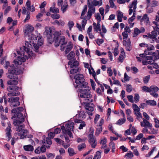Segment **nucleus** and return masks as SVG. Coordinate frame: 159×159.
I'll return each mask as SVG.
<instances>
[{
	"label": "nucleus",
	"instance_id": "obj_38",
	"mask_svg": "<svg viewBox=\"0 0 159 159\" xmlns=\"http://www.w3.org/2000/svg\"><path fill=\"white\" fill-rule=\"evenodd\" d=\"M73 46L66 47L65 51V53L66 54H68L72 49Z\"/></svg>",
	"mask_w": 159,
	"mask_h": 159
},
{
	"label": "nucleus",
	"instance_id": "obj_3",
	"mask_svg": "<svg viewBox=\"0 0 159 159\" xmlns=\"http://www.w3.org/2000/svg\"><path fill=\"white\" fill-rule=\"evenodd\" d=\"M5 64L4 66L5 68L7 69L9 67L10 68L8 69V72L7 74V77L9 79L14 78V75H18L21 72V70L18 67H16L13 65V66L10 65V63L8 61H5Z\"/></svg>",
	"mask_w": 159,
	"mask_h": 159
},
{
	"label": "nucleus",
	"instance_id": "obj_64",
	"mask_svg": "<svg viewBox=\"0 0 159 159\" xmlns=\"http://www.w3.org/2000/svg\"><path fill=\"white\" fill-rule=\"evenodd\" d=\"M147 12L148 13H151L153 11V8L152 7H149L147 6Z\"/></svg>",
	"mask_w": 159,
	"mask_h": 159
},
{
	"label": "nucleus",
	"instance_id": "obj_20",
	"mask_svg": "<svg viewBox=\"0 0 159 159\" xmlns=\"http://www.w3.org/2000/svg\"><path fill=\"white\" fill-rule=\"evenodd\" d=\"M89 0H88L87 2L89 8V9H91V10H92L93 13L95 11V8L93 6L94 5L93 2H91L90 3L89 2Z\"/></svg>",
	"mask_w": 159,
	"mask_h": 159
},
{
	"label": "nucleus",
	"instance_id": "obj_39",
	"mask_svg": "<svg viewBox=\"0 0 159 159\" xmlns=\"http://www.w3.org/2000/svg\"><path fill=\"white\" fill-rule=\"evenodd\" d=\"M23 129L21 130H19L18 133L19 135L20 136L21 139H23L24 138H26V136H25L24 134H23Z\"/></svg>",
	"mask_w": 159,
	"mask_h": 159
},
{
	"label": "nucleus",
	"instance_id": "obj_44",
	"mask_svg": "<svg viewBox=\"0 0 159 159\" xmlns=\"http://www.w3.org/2000/svg\"><path fill=\"white\" fill-rule=\"evenodd\" d=\"M96 42L98 45V46H100L101 44L103 43L104 40L102 39H98L96 40Z\"/></svg>",
	"mask_w": 159,
	"mask_h": 159
},
{
	"label": "nucleus",
	"instance_id": "obj_27",
	"mask_svg": "<svg viewBox=\"0 0 159 159\" xmlns=\"http://www.w3.org/2000/svg\"><path fill=\"white\" fill-rule=\"evenodd\" d=\"M102 152V151L101 152L99 151H97L93 159H100L101 157V154Z\"/></svg>",
	"mask_w": 159,
	"mask_h": 159
},
{
	"label": "nucleus",
	"instance_id": "obj_23",
	"mask_svg": "<svg viewBox=\"0 0 159 159\" xmlns=\"http://www.w3.org/2000/svg\"><path fill=\"white\" fill-rule=\"evenodd\" d=\"M33 46L35 49V50L36 52H38L39 53L41 54L42 53V52L41 51H39V46L38 44L33 43Z\"/></svg>",
	"mask_w": 159,
	"mask_h": 159
},
{
	"label": "nucleus",
	"instance_id": "obj_19",
	"mask_svg": "<svg viewBox=\"0 0 159 159\" xmlns=\"http://www.w3.org/2000/svg\"><path fill=\"white\" fill-rule=\"evenodd\" d=\"M23 110V108L22 107H19L13 109L11 110L12 113H21Z\"/></svg>",
	"mask_w": 159,
	"mask_h": 159
},
{
	"label": "nucleus",
	"instance_id": "obj_37",
	"mask_svg": "<svg viewBox=\"0 0 159 159\" xmlns=\"http://www.w3.org/2000/svg\"><path fill=\"white\" fill-rule=\"evenodd\" d=\"M125 156L127 158H128V159H131L134 157V155L132 152H130L129 153H126Z\"/></svg>",
	"mask_w": 159,
	"mask_h": 159
},
{
	"label": "nucleus",
	"instance_id": "obj_35",
	"mask_svg": "<svg viewBox=\"0 0 159 159\" xmlns=\"http://www.w3.org/2000/svg\"><path fill=\"white\" fill-rule=\"evenodd\" d=\"M99 127L96 129L95 134L96 136H98L102 131V127L99 126Z\"/></svg>",
	"mask_w": 159,
	"mask_h": 159
},
{
	"label": "nucleus",
	"instance_id": "obj_5",
	"mask_svg": "<svg viewBox=\"0 0 159 159\" xmlns=\"http://www.w3.org/2000/svg\"><path fill=\"white\" fill-rule=\"evenodd\" d=\"M75 57V53L73 51L70 52L67 55V59L69 60L68 64L70 66V68H73L79 65V61L76 60Z\"/></svg>",
	"mask_w": 159,
	"mask_h": 159
},
{
	"label": "nucleus",
	"instance_id": "obj_10",
	"mask_svg": "<svg viewBox=\"0 0 159 159\" xmlns=\"http://www.w3.org/2000/svg\"><path fill=\"white\" fill-rule=\"evenodd\" d=\"M20 51L21 52V54L24 56L25 52L28 54L29 57L33 56V53L32 52L30 51V49L27 48L25 46H23L20 48Z\"/></svg>",
	"mask_w": 159,
	"mask_h": 159
},
{
	"label": "nucleus",
	"instance_id": "obj_36",
	"mask_svg": "<svg viewBox=\"0 0 159 159\" xmlns=\"http://www.w3.org/2000/svg\"><path fill=\"white\" fill-rule=\"evenodd\" d=\"M50 11L53 13H57L59 12V10L57 8L51 7L50 8Z\"/></svg>",
	"mask_w": 159,
	"mask_h": 159
},
{
	"label": "nucleus",
	"instance_id": "obj_57",
	"mask_svg": "<svg viewBox=\"0 0 159 159\" xmlns=\"http://www.w3.org/2000/svg\"><path fill=\"white\" fill-rule=\"evenodd\" d=\"M96 19L97 20L98 22H100L101 20V17L100 14L99 13H97L95 16Z\"/></svg>",
	"mask_w": 159,
	"mask_h": 159
},
{
	"label": "nucleus",
	"instance_id": "obj_59",
	"mask_svg": "<svg viewBox=\"0 0 159 159\" xmlns=\"http://www.w3.org/2000/svg\"><path fill=\"white\" fill-rule=\"evenodd\" d=\"M118 46H117V47H116L114 49V54L115 56H117L119 53L118 51Z\"/></svg>",
	"mask_w": 159,
	"mask_h": 159
},
{
	"label": "nucleus",
	"instance_id": "obj_48",
	"mask_svg": "<svg viewBox=\"0 0 159 159\" xmlns=\"http://www.w3.org/2000/svg\"><path fill=\"white\" fill-rule=\"evenodd\" d=\"M28 37L31 40H36L37 39V37L36 36L33 34H30V36Z\"/></svg>",
	"mask_w": 159,
	"mask_h": 159
},
{
	"label": "nucleus",
	"instance_id": "obj_31",
	"mask_svg": "<svg viewBox=\"0 0 159 159\" xmlns=\"http://www.w3.org/2000/svg\"><path fill=\"white\" fill-rule=\"evenodd\" d=\"M65 1H64L65 2ZM68 7V5L67 4V2L66 1L65 2V4L61 6V10L62 11L63 13H64L67 10V8Z\"/></svg>",
	"mask_w": 159,
	"mask_h": 159
},
{
	"label": "nucleus",
	"instance_id": "obj_41",
	"mask_svg": "<svg viewBox=\"0 0 159 159\" xmlns=\"http://www.w3.org/2000/svg\"><path fill=\"white\" fill-rule=\"evenodd\" d=\"M93 13L92 10L91 9H89L88 12H87V19L88 20H89L91 17L92 15V13Z\"/></svg>",
	"mask_w": 159,
	"mask_h": 159
},
{
	"label": "nucleus",
	"instance_id": "obj_50",
	"mask_svg": "<svg viewBox=\"0 0 159 159\" xmlns=\"http://www.w3.org/2000/svg\"><path fill=\"white\" fill-rule=\"evenodd\" d=\"M134 99L135 100V102L137 103L139 101V96L138 94L135 93L134 94Z\"/></svg>",
	"mask_w": 159,
	"mask_h": 159
},
{
	"label": "nucleus",
	"instance_id": "obj_33",
	"mask_svg": "<svg viewBox=\"0 0 159 159\" xmlns=\"http://www.w3.org/2000/svg\"><path fill=\"white\" fill-rule=\"evenodd\" d=\"M20 93L19 92H17L16 93V92H11V93H9L7 94V95L9 97H12V96H18L20 95Z\"/></svg>",
	"mask_w": 159,
	"mask_h": 159
},
{
	"label": "nucleus",
	"instance_id": "obj_24",
	"mask_svg": "<svg viewBox=\"0 0 159 159\" xmlns=\"http://www.w3.org/2000/svg\"><path fill=\"white\" fill-rule=\"evenodd\" d=\"M86 147V145L84 143H83L79 145L77 148L78 150L79 151H81L84 149Z\"/></svg>",
	"mask_w": 159,
	"mask_h": 159
},
{
	"label": "nucleus",
	"instance_id": "obj_7",
	"mask_svg": "<svg viewBox=\"0 0 159 159\" xmlns=\"http://www.w3.org/2000/svg\"><path fill=\"white\" fill-rule=\"evenodd\" d=\"M19 98L18 97L9 98L8 101L10 103V106L14 107L19 106L20 105V102L19 101Z\"/></svg>",
	"mask_w": 159,
	"mask_h": 159
},
{
	"label": "nucleus",
	"instance_id": "obj_22",
	"mask_svg": "<svg viewBox=\"0 0 159 159\" xmlns=\"http://www.w3.org/2000/svg\"><path fill=\"white\" fill-rule=\"evenodd\" d=\"M24 148L25 150L26 151H32L34 150V147L33 146L31 145L24 146Z\"/></svg>",
	"mask_w": 159,
	"mask_h": 159
},
{
	"label": "nucleus",
	"instance_id": "obj_60",
	"mask_svg": "<svg viewBox=\"0 0 159 159\" xmlns=\"http://www.w3.org/2000/svg\"><path fill=\"white\" fill-rule=\"evenodd\" d=\"M122 35L123 36V39L125 40L128 37V34L127 33L125 32L124 31L122 33Z\"/></svg>",
	"mask_w": 159,
	"mask_h": 159
},
{
	"label": "nucleus",
	"instance_id": "obj_61",
	"mask_svg": "<svg viewBox=\"0 0 159 159\" xmlns=\"http://www.w3.org/2000/svg\"><path fill=\"white\" fill-rule=\"evenodd\" d=\"M155 147H154L151 150V151L148 153V154H146L145 155L146 157H150L151 155L153 153V152H154V150Z\"/></svg>",
	"mask_w": 159,
	"mask_h": 159
},
{
	"label": "nucleus",
	"instance_id": "obj_1",
	"mask_svg": "<svg viewBox=\"0 0 159 159\" xmlns=\"http://www.w3.org/2000/svg\"><path fill=\"white\" fill-rule=\"evenodd\" d=\"M44 34L47 35L48 42L50 44H52L55 42L54 45L57 47L61 45L60 50L61 51H64L67 42L65 41V38L64 37H61L60 39V34L58 32L52 31L51 29L49 30L46 29L44 32Z\"/></svg>",
	"mask_w": 159,
	"mask_h": 159
},
{
	"label": "nucleus",
	"instance_id": "obj_25",
	"mask_svg": "<svg viewBox=\"0 0 159 159\" xmlns=\"http://www.w3.org/2000/svg\"><path fill=\"white\" fill-rule=\"evenodd\" d=\"M68 152L70 156L71 157L76 154L73 148H69L68 149Z\"/></svg>",
	"mask_w": 159,
	"mask_h": 159
},
{
	"label": "nucleus",
	"instance_id": "obj_49",
	"mask_svg": "<svg viewBox=\"0 0 159 159\" xmlns=\"http://www.w3.org/2000/svg\"><path fill=\"white\" fill-rule=\"evenodd\" d=\"M43 15L41 13H39L36 16V18L39 21H42V19H41L40 17H42Z\"/></svg>",
	"mask_w": 159,
	"mask_h": 159
},
{
	"label": "nucleus",
	"instance_id": "obj_11",
	"mask_svg": "<svg viewBox=\"0 0 159 159\" xmlns=\"http://www.w3.org/2000/svg\"><path fill=\"white\" fill-rule=\"evenodd\" d=\"M137 18L138 20H140L141 22L144 21L146 25L149 24L150 23L149 18L148 17V15L147 14H144L142 18H141V16H137Z\"/></svg>",
	"mask_w": 159,
	"mask_h": 159
},
{
	"label": "nucleus",
	"instance_id": "obj_63",
	"mask_svg": "<svg viewBox=\"0 0 159 159\" xmlns=\"http://www.w3.org/2000/svg\"><path fill=\"white\" fill-rule=\"evenodd\" d=\"M55 135V134L54 132H50L48 134V136L50 139L53 138Z\"/></svg>",
	"mask_w": 159,
	"mask_h": 159
},
{
	"label": "nucleus",
	"instance_id": "obj_21",
	"mask_svg": "<svg viewBox=\"0 0 159 159\" xmlns=\"http://www.w3.org/2000/svg\"><path fill=\"white\" fill-rule=\"evenodd\" d=\"M143 120L144 124V126H147L149 129H151L152 127V124H150L148 120L144 118L143 119Z\"/></svg>",
	"mask_w": 159,
	"mask_h": 159
},
{
	"label": "nucleus",
	"instance_id": "obj_42",
	"mask_svg": "<svg viewBox=\"0 0 159 159\" xmlns=\"http://www.w3.org/2000/svg\"><path fill=\"white\" fill-rule=\"evenodd\" d=\"M126 91L130 93L132 90V86L130 84H128L126 86Z\"/></svg>",
	"mask_w": 159,
	"mask_h": 159
},
{
	"label": "nucleus",
	"instance_id": "obj_53",
	"mask_svg": "<svg viewBox=\"0 0 159 159\" xmlns=\"http://www.w3.org/2000/svg\"><path fill=\"white\" fill-rule=\"evenodd\" d=\"M150 88L151 90H152L155 92H157L159 90V88L157 86H150Z\"/></svg>",
	"mask_w": 159,
	"mask_h": 159
},
{
	"label": "nucleus",
	"instance_id": "obj_46",
	"mask_svg": "<svg viewBox=\"0 0 159 159\" xmlns=\"http://www.w3.org/2000/svg\"><path fill=\"white\" fill-rule=\"evenodd\" d=\"M51 17L53 19H58L60 18V15L57 14H52Z\"/></svg>",
	"mask_w": 159,
	"mask_h": 159
},
{
	"label": "nucleus",
	"instance_id": "obj_15",
	"mask_svg": "<svg viewBox=\"0 0 159 159\" xmlns=\"http://www.w3.org/2000/svg\"><path fill=\"white\" fill-rule=\"evenodd\" d=\"M17 75H14V78L11 79V80L7 82V84L8 85H16L17 84L18 82L17 80H15V79H17L18 78L16 77Z\"/></svg>",
	"mask_w": 159,
	"mask_h": 159
},
{
	"label": "nucleus",
	"instance_id": "obj_6",
	"mask_svg": "<svg viewBox=\"0 0 159 159\" xmlns=\"http://www.w3.org/2000/svg\"><path fill=\"white\" fill-rule=\"evenodd\" d=\"M14 115L11 117V119L16 118V120H13V124L15 126H18V125L25 121V116H24L21 113H13Z\"/></svg>",
	"mask_w": 159,
	"mask_h": 159
},
{
	"label": "nucleus",
	"instance_id": "obj_52",
	"mask_svg": "<svg viewBox=\"0 0 159 159\" xmlns=\"http://www.w3.org/2000/svg\"><path fill=\"white\" fill-rule=\"evenodd\" d=\"M87 20L85 19H83L82 21V27L83 30L84 29L85 25L87 23Z\"/></svg>",
	"mask_w": 159,
	"mask_h": 159
},
{
	"label": "nucleus",
	"instance_id": "obj_13",
	"mask_svg": "<svg viewBox=\"0 0 159 159\" xmlns=\"http://www.w3.org/2000/svg\"><path fill=\"white\" fill-rule=\"evenodd\" d=\"M123 45L125 46L127 51H130L131 50L132 47L131 45V42L129 39L127 41L125 40H123Z\"/></svg>",
	"mask_w": 159,
	"mask_h": 159
},
{
	"label": "nucleus",
	"instance_id": "obj_62",
	"mask_svg": "<svg viewBox=\"0 0 159 159\" xmlns=\"http://www.w3.org/2000/svg\"><path fill=\"white\" fill-rule=\"evenodd\" d=\"M86 124L85 123L84 121H82L80 125V126L79 127V129H83L84 127L85 126Z\"/></svg>",
	"mask_w": 159,
	"mask_h": 159
},
{
	"label": "nucleus",
	"instance_id": "obj_34",
	"mask_svg": "<svg viewBox=\"0 0 159 159\" xmlns=\"http://www.w3.org/2000/svg\"><path fill=\"white\" fill-rule=\"evenodd\" d=\"M43 143L44 144L46 143L47 144H48V145H51L52 143V142L51 141V139L49 138H46V140H45L44 141H43Z\"/></svg>",
	"mask_w": 159,
	"mask_h": 159
},
{
	"label": "nucleus",
	"instance_id": "obj_47",
	"mask_svg": "<svg viewBox=\"0 0 159 159\" xmlns=\"http://www.w3.org/2000/svg\"><path fill=\"white\" fill-rule=\"evenodd\" d=\"M146 47L147 48V50H148V51H151L154 50V46L152 44H150L149 45L148 44V47Z\"/></svg>",
	"mask_w": 159,
	"mask_h": 159
},
{
	"label": "nucleus",
	"instance_id": "obj_4",
	"mask_svg": "<svg viewBox=\"0 0 159 159\" xmlns=\"http://www.w3.org/2000/svg\"><path fill=\"white\" fill-rule=\"evenodd\" d=\"M74 122H71L69 123L66 124L65 127L63 125L61 126V129L62 132L66 135H68L71 138L72 137L73 138L71 131H73V129L74 127Z\"/></svg>",
	"mask_w": 159,
	"mask_h": 159
},
{
	"label": "nucleus",
	"instance_id": "obj_29",
	"mask_svg": "<svg viewBox=\"0 0 159 159\" xmlns=\"http://www.w3.org/2000/svg\"><path fill=\"white\" fill-rule=\"evenodd\" d=\"M90 66L91 67V70H92V72L91 71V69L89 68V74L90 75H92L93 77L96 76V72L95 71L93 68L92 67L90 63Z\"/></svg>",
	"mask_w": 159,
	"mask_h": 159
},
{
	"label": "nucleus",
	"instance_id": "obj_17",
	"mask_svg": "<svg viewBox=\"0 0 159 159\" xmlns=\"http://www.w3.org/2000/svg\"><path fill=\"white\" fill-rule=\"evenodd\" d=\"M78 66L74 67L70 71V73L71 74H73L80 72L81 70L80 68H79Z\"/></svg>",
	"mask_w": 159,
	"mask_h": 159
},
{
	"label": "nucleus",
	"instance_id": "obj_51",
	"mask_svg": "<svg viewBox=\"0 0 159 159\" xmlns=\"http://www.w3.org/2000/svg\"><path fill=\"white\" fill-rule=\"evenodd\" d=\"M133 107L134 108H135L134 109V111H137L139 112V111H140V108L138 106L135 104H134L133 105Z\"/></svg>",
	"mask_w": 159,
	"mask_h": 159
},
{
	"label": "nucleus",
	"instance_id": "obj_18",
	"mask_svg": "<svg viewBox=\"0 0 159 159\" xmlns=\"http://www.w3.org/2000/svg\"><path fill=\"white\" fill-rule=\"evenodd\" d=\"M100 22H98L97 24H96L95 22H94L93 24V25L94 26V29L97 32L98 31H101Z\"/></svg>",
	"mask_w": 159,
	"mask_h": 159
},
{
	"label": "nucleus",
	"instance_id": "obj_56",
	"mask_svg": "<svg viewBox=\"0 0 159 159\" xmlns=\"http://www.w3.org/2000/svg\"><path fill=\"white\" fill-rule=\"evenodd\" d=\"M127 98L129 101L133 103L134 101L133 100V97L132 95H128L127 96Z\"/></svg>",
	"mask_w": 159,
	"mask_h": 159
},
{
	"label": "nucleus",
	"instance_id": "obj_8",
	"mask_svg": "<svg viewBox=\"0 0 159 159\" xmlns=\"http://www.w3.org/2000/svg\"><path fill=\"white\" fill-rule=\"evenodd\" d=\"M79 92L80 93V96L83 98H89L92 97V95L90 94V89H79Z\"/></svg>",
	"mask_w": 159,
	"mask_h": 159
},
{
	"label": "nucleus",
	"instance_id": "obj_2",
	"mask_svg": "<svg viewBox=\"0 0 159 159\" xmlns=\"http://www.w3.org/2000/svg\"><path fill=\"white\" fill-rule=\"evenodd\" d=\"M74 78L75 79V83H73L74 87L77 88H86L88 83L85 81L83 75L78 74L75 75Z\"/></svg>",
	"mask_w": 159,
	"mask_h": 159
},
{
	"label": "nucleus",
	"instance_id": "obj_30",
	"mask_svg": "<svg viewBox=\"0 0 159 159\" xmlns=\"http://www.w3.org/2000/svg\"><path fill=\"white\" fill-rule=\"evenodd\" d=\"M141 33L139 30L137 28H135L134 29V34L133 35V37H137L138 35L140 34Z\"/></svg>",
	"mask_w": 159,
	"mask_h": 159
},
{
	"label": "nucleus",
	"instance_id": "obj_32",
	"mask_svg": "<svg viewBox=\"0 0 159 159\" xmlns=\"http://www.w3.org/2000/svg\"><path fill=\"white\" fill-rule=\"evenodd\" d=\"M142 89L144 92H146L150 93L152 91L151 89L148 87L145 86H143L142 87Z\"/></svg>",
	"mask_w": 159,
	"mask_h": 159
},
{
	"label": "nucleus",
	"instance_id": "obj_55",
	"mask_svg": "<svg viewBox=\"0 0 159 159\" xmlns=\"http://www.w3.org/2000/svg\"><path fill=\"white\" fill-rule=\"evenodd\" d=\"M11 8L10 6H8L6 9L4 11V14L5 15H7V13H8L9 11L11 10Z\"/></svg>",
	"mask_w": 159,
	"mask_h": 159
},
{
	"label": "nucleus",
	"instance_id": "obj_54",
	"mask_svg": "<svg viewBox=\"0 0 159 159\" xmlns=\"http://www.w3.org/2000/svg\"><path fill=\"white\" fill-rule=\"evenodd\" d=\"M37 44L40 46H42L43 44V41L42 39L40 37L38 39Z\"/></svg>",
	"mask_w": 159,
	"mask_h": 159
},
{
	"label": "nucleus",
	"instance_id": "obj_14",
	"mask_svg": "<svg viewBox=\"0 0 159 159\" xmlns=\"http://www.w3.org/2000/svg\"><path fill=\"white\" fill-rule=\"evenodd\" d=\"M83 105H85V109L88 111H93L94 110V108L93 106H90V102H83L81 103Z\"/></svg>",
	"mask_w": 159,
	"mask_h": 159
},
{
	"label": "nucleus",
	"instance_id": "obj_28",
	"mask_svg": "<svg viewBox=\"0 0 159 159\" xmlns=\"http://www.w3.org/2000/svg\"><path fill=\"white\" fill-rule=\"evenodd\" d=\"M125 121L126 119L125 118H121L118 120L116 124L118 125H120L125 123Z\"/></svg>",
	"mask_w": 159,
	"mask_h": 159
},
{
	"label": "nucleus",
	"instance_id": "obj_26",
	"mask_svg": "<svg viewBox=\"0 0 159 159\" xmlns=\"http://www.w3.org/2000/svg\"><path fill=\"white\" fill-rule=\"evenodd\" d=\"M146 103L147 104L151 106H155L157 104L156 102L154 100H147Z\"/></svg>",
	"mask_w": 159,
	"mask_h": 159
},
{
	"label": "nucleus",
	"instance_id": "obj_12",
	"mask_svg": "<svg viewBox=\"0 0 159 159\" xmlns=\"http://www.w3.org/2000/svg\"><path fill=\"white\" fill-rule=\"evenodd\" d=\"M7 125L8 126L7 128L6 129V136L8 138V141H9L10 139L11 138V124L10 122H8L7 123Z\"/></svg>",
	"mask_w": 159,
	"mask_h": 159
},
{
	"label": "nucleus",
	"instance_id": "obj_45",
	"mask_svg": "<svg viewBox=\"0 0 159 159\" xmlns=\"http://www.w3.org/2000/svg\"><path fill=\"white\" fill-rule=\"evenodd\" d=\"M18 60H19L20 63L22 64V62H25L26 61V59L22 57L18 56Z\"/></svg>",
	"mask_w": 159,
	"mask_h": 159
},
{
	"label": "nucleus",
	"instance_id": "obj_43",
	"mask_svg": "<svg viewBox=\"0 0 159 159\" xmlns=\"http://www.w3.org/2000/svg\"><path fill=\"white\" fill-rule=\"evenodd\" d=\"M150 76L148 75L145 77L143 79V81L145 84L147 83L149 81Z\"/></svg>",
	"mask_w": 159,
	"mask_h": 159
},
{
	"label": "nucleus",
	"instance_id": "obj_58",
	"mask_svg": "<svg viewBox=\"0 0 159 159\" xmlns=\"http://www.w3.org/2000/svg\"><path fill=\"white\" fill-rule=\"evenodd\" d=\"M100 115L98 114H96L95 115V117L94 119V123L96 124L97 123V121L98 119H99Z\"/></svg>",
	"mask_w": 159,
	"mask_h": 159
},
{
	"label": "nucleus",
	"instance_id": "obj_9",
	"mask_svg": "<svg viewBox=\"0 0 159 159\" xmlns=\"http://www.w3.org/2000/svg\"><path fill=\"white\" fill-rule=\"evenodd\" d=\"M93 131L91 132L90 134L89 135V142L93 148H95L97 145L96 138L93 136Z\"/></svg>",
	"mask_w": 159,
	"mask_h": 159
},
{
	"label": "nucleus",
	"instance_id": "obj_40",
	"mask_svg": "<svg viewBox=\"0 0 159 159\" xmlns=\"http://www.w3.org/2000/svg\"><path fill=\"white\" fill-rule=\"evenodd\" d=\"M55 141L57 143H58L60 144H63V143L64 141L62 140L61 139L58 138H56L54 139Z\"/></svg>",
	"mask_w": 159,
	"mask_h": 159
},
{
	"label": "nucleus",
	"instance_id": "obj_16",
	"mask_svg": "<svg viewBox=\"0 0 159 159\" xmlns=\"http://www.w3.org/2000/svg\"><path fill=\"white\" fill-rule=\"evenodd\" d=\"M34 30V28L33 26L28 25L25 30V33L28 36H30V34H32V32Z\"/></svg>",
	"mask_w": 159,
	"mask_h": 159
}]
</instances>
